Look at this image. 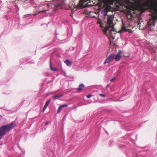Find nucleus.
<instances>
[{"instance_id": "nucleus-17", "label": "nucleus", "mask_w": 157, "mask_h": 157, "mask_svg": "<svg viewBox=\"0 0 157 157\" xmlns=\"http://www.w3.org/2000/svg\"><path fill=\"white\" fill-rule=\"evenodd\" d=\"M98 24H100V26L102 27V24H101V22L100 21H98Z\"/></svg>"}, {"instance_id": "nucleus-7", "label": "nucleus", "mask_w": 157, "mask_h": 157, "mask_svg": "<svg viewBox=\"0 0 157 157\" xmlns=\"http://www.w3.org/2000/svg\"><path fill=\"white\" fill-rule=\"evenodd\" d=\"M84 85L82 84H81L79 85L78 87L77 88V90L80 91L83 89L84 87Z\"/></svg>"}, {"instance_id": "nucleus-3", "label": "nucleus", "mask_w": 157, "mask_h": 157, "mask_svg": "<svg viewBox=\"0 0 157 157\" xmlns=\"http://www.w3.org/2000/svg\"><path fill=\"white\" fill-rule=\"evenodd\" d=\"M15 126L14 123L13 122L1 127L0 128V140L2 138V136L5 135L7 132L12 129Z\"/></svg>"}, {"instance_id": "nucleus-11", "label": "nucleus", "mask_w": 157, "mask_h": 157, "mask_svg": "<svg viewBox=\"0 0 157 157\" xmlns=\"http://www.w3.org/2000/svg\"><path fill=\"white\" fill-rule=\"evenodd\" d=\"M67 106H68V105L67 104H65L62 105H61L60 106V107L61 108H63L64 107H67Z\"/></svg>"}, {"instance_id": "nucleus-15", "label": "nucleus", "mask_w": 157, "mask_h": 157, "mask_svg": "<svg viewBox=\"0 0 157 157\" xmlns=\"http://www.w3.org/2000/svg\"><path fill=\"white\" fill-rule=\"evenodd\" d=\"M92 96V95L91 94H89V95H88L86 97L87 98H90V97H91Z\"/></svg>"}, {"instance_id": "nucleus-23", "label": "nucleus", "mask_w": 157, "mask_h": 157, "mask_svg": "<svg viewBox=\"0 0 157 157\" xmlns=\"http://www.w3.org/2000/svg\"><path fill=\"white\" fill-rule=\"evenodd\" d=\"M156 43H157V41L156 42Z\"/></svg>"}, {"instance_id": "nucleus-14", "label": "nucleus", "mask_w": 157, "mask_h": 157, "mask_svg": "<svg viewBox=\"0 0 157 157\" xmlns=\"http://www.w3.org/2000/svg\"><path fill=\"white\" fill-rule=\"evenodd\" d=\"M51 70L54 71H57V69L56 68H53L52 67H51Z\"/></svg>"}, {"instance_id": "nucleus-13", "label": "nucleus", "mask_w": 157, "mask_h": 157, "mask_svg": "<svg viewBox=\"0 0 157 157\" xmlns=\"http://www.w3.org/2000/svg\"><path fill=\"white\" fill-rule=\"evenodd\" d=\"M62 108H61L60 107V106L59 107V108L58 109L57 111V113H60V111H61V110Z\"/></svg>"}, {"instance_id": "nucleus-6", "label": "nucleus", "mask_w": 157, "mask_h": 157, "mask_svg": "<svg viewBox=\"0 0 157 157\" xmlns=\"http://www.w3.org/2000/svg\"><path fill=\"white\" fill-rule=\"evenodd\" d=\"M51 99H49L45 103V105L43 108V112H44L46 109L47 108L48 104L50 102Z\"/></svg>"}, {"instance_id": "nucleus-18", "label": "nucleus", "mask_w": 157, "mask_h": 157, "mask_svg": "<svg viewBox=\"0 0 157 157\" xmlns=\"http://www.w3.org/2000/svg\"><path fill=\"white\" fill-rule=\"evenodd\" d=\"M90 0H84V2H90Z\"/></svg>"}, {"instance_id": "nucleus-10", "label": "nucleus", "mask_w": 157, "mask_h": 157, "mask_svg": "<svg viewBox=\"0 0 157 157\" xmlns=\"http://www.w3.org/2000/svg\"><path fill=\"white\" fill-rule=\"evenodd\" d=\"M121 29L123 31H127V30L126 29V27L124 26H122Z\"/></svg>"}, {"instance_id": "nucleus-9", "label": "nucleus", "mask_w": 157, "mask_h": 157, "mask_svg": "<svg viewBox=\"0 0 157 157\" xmlns=\"http://www.w3.org/2000/svg\"><path fill=\"white\" fill-rule=\"evenodd\" d=\"M63 96L62 95H55L53 97V98L54 99L58 98L59 97H61Z\"/></svg>"}, {"instance_id": "nucleus-16", "label": "nucleus", "mask_w": 157, "mask_h": 157, "mask_svg": "<svg viewBox=\"0 0 157 157\" xmlns=\"http://www.w3.org/2000/svg\"><path fill=\"white\" fill-rule=\"evenodd\" d=\"M99 95L101 96V97H105V95L103 94H99Z\"/></svg>"}, {"instance_id": "nucleus-22", "label": "nucleus", "mask_w": 157, "mask_h": 157, "mask_svg": "<svg viewBox=\"0 0 157 157\" xmlns=\"http://www.w3.org/2000/svg\"><path fill=\"white\" fill-rule=\"evenodd\" d=\"M42 12H44V10H43V11H42Z\"/></svg>"}, {"instance_id": "nucleus-5", "label": "nucleus", "mask_w": 157, "mask_h": 157, "mask_svg": "<svg viewBox=\"0 0 157 157\" xmlns=\"http://www.w3.org/2000/svg\"><path fill=\"white\" fill-rule=\"evenodd\" d=\"M121 52L119 51L118 52L117 55H115L114 54L115 57L114 59H115L116 61H118L120 59L121 57Z\"/></svg>"}, {"instance_id": "nucleus-1", "label": "nucleus", "mask_w": 157, "mask_h": 157, "mask_svg": "<svg viewBox=\"0 0 157 157\" xmlns=\"http://www.w3.org/2000/svg\"><path fill=\"white\" fill-rule=\"evenodd\" d=\"M157 3L156 2L152 0L147 1L142 4L139 5L137 8L138 10L142 12L145 11L147 8L146 7L149 8L154 11L155 14L153 15L152 17L154 20H157Z\"/></svg>"}, {"instance_id": "nucleus-8", "label": "nucleus", "mask_w": 157, "mask_h": 157, "mask_svg": "<svg viewBox=\"0 0 157 157\" xmlns=\"http://www.w3.org/2000/svg\"><path fill=\"white\" fill-rule=\"evenodd\" d=\"M64 62L66 64L67 66H70L71 64V62L68 59L64 61Z\"/></svg>"}, {"instance_id": "nucleus-12", "label": "nucleus", "mask_w": 157, "mask_h": 157, "mask_svg": "<svg viewBox=\"0 0 157 157\" xmlns=\"http://www.w3.org/2000/svg\"><path fill=\"white\" fill-rule=\"evenodd\" d=\"M101 1L103 2V3H106L108 2L110 0H100Z\"/></svg>"}, {"instance_id": "nucleus-20", "label": "nucleus", "mask_w": 157, "mask_h": 157, "mask_svg": "<svg viewBox=\"0 0 157 157\" xmlns=\"http://www.w3.org/2000/svg\"><path fill=\"white\" fill-rule=\"evenodd\" d=\"M50 66L51 69V67H52V64L50 62Z\"/></svg>"}, {"instance_id": "nucleus-4", "label": "nucleus", "mask_w": 157, "mask_h": 157, "mask_svg": "<svg viewBox=\"0 0 157 157\" xmlns=\"http://www.w3.org/2000/svg\"><path fill=\"white\" fill-rule=\"evenodd\" d=\"M114 54L112 53L107 57L106 60L104 62V64H105L107 63H109L114 59Z\"/></svg>"}, {"instance_id": "nucleus-21", "label": "nucleus", "mask_w": 157, "mask_h": 157, "mask_svg": "<svg viewBox=\"0 0 157 157\" xmlns=\"http://www.w3.org/2000/svg\"><path fill=\"white\" fill-rule=\"evenodd\" d=\"M49 122L48 121V122H47L46 123V124H45V125H47V124H49Z\"/></svg>"}, {"instance_id": "nucleus-19", "label": "nucleus", "mask_w": 157, "mask_h": 157, "mask_svg": "<svg viewBox=\"0 0 157 157\" xmlns=\"http://www.w3.org/2000/svg\"><path fill=\"white\" fill-rule=\"evenodd\" d=\"M115 79V78H112V79H111L110 80V81L111 82H112V81H114Z\"/></svg>"}, {"instance_id": "nucleus-2", "label": "nucleus", "mask_w": 157, "mask_h": 157, "mask_svg": "<svg viewBox=\"0 0 157 157\" xmlns=\"http://www.w3.org/2000/svg\"><path fill=\"white\" fill-rule=\"evenodd\" d=\"M107 25L108 26H105L104 30V32L106 33L110 28L111 27L112 29L109 31V32L110 34L112 35L113 32H116L115 29L114 28L113 21L114 17L113 15L108 16Z\"/></svg>"}]
</instances>
